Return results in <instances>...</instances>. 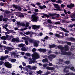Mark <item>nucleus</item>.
Returning <instances> with one entry per match:
<instances>
[{
  "label": "nucleus",
  "mask_w": 75,
  "mask_h": 75,
  "mask_svg": "<svg viewBox=\"0 0 75 75\" xmlns=\"http://www.w3.org/2000/svg\"><path fill=\"white\" fill-rule=\"evenodd\" d=\"M29 42L31 43H34V47H37L38 45V43H39V42L38 41H36L34 39H30L29 40Z\"/></svg>",
  "instance_id": "1"
},
{
  "label": "nucleus",
  "mask_w": 75,
  "mask_h": 75,
  "mask_svg": "<svg viewBox=\"0 0 75 75\" xmlns=\"http://www.w3.org/2000/svg\"><path fill=\"white\" fill-rule=\"evenodd\" d=\"M32 59H37L40 58L39 54L35 52L32 55Z\"/></svg>",
  "instance_id": "2"
},
{
  "label": "nucleus",
  "mask_w": 75,
  "mask_h": 75,
  "mask_svg": "<svg viewBox=\"0 0 75 75\" xmlns=\"http://www.w3.org/2000/svg\"><path fill=\"white\" fill-rule=\"evenodd\" d=\"M38 17L36 16H35L34 15H33L32 16V19L33 21L35 22H37V19L38 18Z\"/></svg>",
  "instance_id": "3"
},
{
  "label": "nucleus",
  "mask_w": 75,
  "mask_h": 75,
  "mask_svg": "<svg viewBox=\"0 0 75 75\" xmlns=\"http://www.w3.org/2000/svg\"><path fill=\"white\" fill-rule=\"evenodd\" d=\"M5 65L6 67H7L8 68H11L12 66H11V64L9 63L8 62H7L5 63Z\"/></svg>",
  "instance_id": "4"
},
{
  "label": "nucleus",
  "mask_w": 75,
  "mask_h": 75,
  "mask_svg": "<svg viewBox=\"0 0 75 75\" xmlns=\"http://www.w3.org/2000/svg\"><path fill=\"white\" fill-rule=\"evenodd\" d=\"M11 42H19V39L18 38H13L12 39Z\"/></svg>",
  "instance_id": "5"
},
{
  "label": "nucleus",
  "mask_w": 75,
  "mask_h": 75,
  "mask_svg": "<svg viewBox=\"0 0 75 75\" xmlns=\"http://www.w3.org/2000/svg\"><path fill=\"white\" fill-rule=\"evenodd\" d=\"M19 57V55H16V53L15 52H13L12 54L11 55V57L12 58H13L14 57L15 58H17V57Z\"/></svg>",
  "instance_id": "6"
},
{
  "label": "nucleus",
  "mask_w": 75,
  "mask_h": 75,
  "mask_svg": "<svg viewBox=\"0 0 75 75\" xmlns=\"http://www.w3.org/2000/svg\"><path fill=\"white\" fill-rule=\"evenodd\" d=\"M27 71V74L28 75V74H29V75H32L33 73H34V72H32L30 70H28V69L26 70Z\"/></svg>",
  "instance_id": "7"
},
{
  "label": "nucleus",
  "mask_w": 75,
  "mask_h": 75,
  "mask_svg": "<svg viewBox=\"0 0 75 75\" xmlns=\"http://www.w3.org/2000/svg\"><path fill=\"white\" fill-rule=\"evenodd\" d=\"M38 50L40 52H45L47 51L44 49H38Z\"/></svg>",
  "instance_id": "8"
},
{
  "label": "nucleus",
  "mask_w": 75,
  "mask_h": 75,
  "mask_svg": "<svg viewBox=\"0 0 75 75\" xmlns=\"http://www.w3.org/2000/svg\"><path fill=\"white\" fill-rule=\"evenodd\" d=\"M40 27V25H35L33 26L32 28L34 30H35L36 28H38Z\"/></svg>",
  "instance_id": "9"
},
{
  "label": "nucleus",
  "mask_w": 75,
  "mask_h": 75,
  "mask_svg": "<svg viewBox=\"0 0 75 75\" xmlns=\"http://www.w3.org/2000/svg\"><path fill=\"white\" fill-rule=\"evenodd\" d=\"M16 16L19 17H24V15L23 14H21L20 13H18V14H16Z\"/></svg>",
  "instance_id": "10"
},
{
  "label": "nucleus",
  "mask_w": 75,
  "mask_h": 75,
  "mask_svg": "<svg viewBox=\"0 0 75 75\" xmlns=\"http://www.w3.org/2000/svg\"><path fill=\"white\" fill-rule=\"evenodd\" d=\"M74 6V4H71L70 5H67V7L69 8H72V7Z\"/></svg>",
  "instance_id": "11"
},
{
  "label": "nucleus",
  "mask_w": 75,
  "mask_h": 75,
  "mask_svg": "<svg viewBox=\"0 0 75 75\" xmlns=\"http://www.w3.org/2000/svg\"><path fill=\"white\" fill-rule=\"evenodd\" d=\"M56 57V56L55 55H51L49 56L48 57V58H49V59H50V58H51V59H52V58H55Z\"/></svg>",
  "instance_id": "12"
},
{
  "label": "nucleus",
  "mask_w": 75,
  "mask_h": 75,
  "mask_svg": "<svg viewBox=\"0 0 75 75\" xmlns=\"http://www.w3.org/2000/svg\"><path fill=\"white\" fill-rule=\"evenodd\" d=\"M39 7L40 9H44V8H46V6L45 5H43L42 6H39Z\"/></svg>",
  "instance_id": "13"
},
{
  "label": "nucleus",
  "mask_w": 75,
  "mask_h": 75,
  "mask_svg": "<svg viewBox=\"0 0 75 75\" xmlns=\"http://www.w3.org/2000/svg\"><path fill=\"white\" fill-rule=\"evenodd\" d=\"M42 16H42V18H44V16H45V17H47V18L49 17V16H48V15L47 14L43 13L42 14Z\"/></svg>",
  "instance_id": "14"
},
{
  "label": "nucleus",
  "mask_w": 75,
  "mask_h": 75,
  "mask_svg": "<svg viewBox=\"0 0 75 75\" xmlns=\"http://www.w3.org/2000/svg\"><path fill=\"white\" fill-rule=\"evenodd\" d=\"M47 69H48V70H53L55 69L53 67H46Z\"/></svg>",
  "instance_id": "15"
},
{
  "label": "nucleus",
  "mask_w": 75,
  "mask_h": 75,
  "mask_svg": "<svg viewBox=\"0 0 75 75\" xmlns=\"http://www.w3.org/2000/svg\"><path fill=\"white\" fill-rule=\"evenodd\" d=\"M60 28H61V29H62V30H63V31H64V32H65V33H69V31L66 30V29L60 27Z\"/></svg>",
  "instance_id": "16"
},
{
  "label": "nucleus",
  "mask_w": 75,
  "mask_h": 75,
  "mask_svg": "<svg viewBox=\"0 0 75 75\" xmlns=\"http://www.w3.org/2000/svg\"><path fill=\"white\" fill-rule=\"evenodd\" d=\"M7 26H8V25L7 24H6L5 25H3V28H4L5 29H6V31H8V29L6 27H7Z\"/></svg>",
  "instance_id": "17"
},
{
  "label": "nucleus",
  "mask_w": 75,
  "mask_h": 75,
  "mask_svg": "<svg viewBox=\"0 0 75 75\" xmlns=\"http://www.w3.org/2000/svg\"><path fill=\"white\" fill-rule=\"evenodd\" d=\"M6 39H7L8 40H11V37L10 36L8 35H6Z\"/></svg>",
  "instance_id": "18"
},
{
  "label": "nucleus",
  "mask_w": 75,
  "mask_h": 75,
  "mask_svg": "<svg viewBox=\"0 0 75 75\" xmlns=\"http://www.w3.org/2000/svg\"><path fill=\"white\" fill-rule=\"evenodd\" d=\"M5 13H6V15L5 16H7V17H8L10 16L11 15L8 14V11H6L5 12Z\"/></svg>",
  "instance_id": "19"
},
{
  "label": "nucleus",
  "mask_w": 75,
  "mask_h": 75,
  "mask_svg": "<svg viewBox=\"0 0 75 75\" xmlns=\"http://www.w3.org/2000/svg\"><path fill=\"white\" fill-rule=\"evenodd\" d=\"M56 45H50L49 46V48H54L55 47Z\"/></svg>",
  "instance_id": "20"
},
{
  "label": "nucleus",
  "mask_w": 75,
  "mask_h": 75,
  "mask_svg": "<svg viewBox=\"0 0 75 75\" xmlns=\"http://www.w3.org/2000/svg\"><path fill=\"white\" fill-rule=\"evenodd\" d=\"M24 44H21L18 45L19 47H23L25 45Z\"/></svg>",
  "instance_id": "21"
},
{
  "label": "nucleus",
  "mask_w": 75,
  "mask_h": 75,
  "mask_svg": "<svg viewBox=\"0 0 75 75\" xmlns=\"http://www.w3.org/2000/svg\"><path fill=\"white\" fill-rule=\"evenodd\" d=\"M32 63H37V62L35 61V60H33L32 62L31 61H30L29 62V64H31Z\"/></svg>",
  "instance_id": "22"
},
{
  "label": "nucleus",
  "mask_w": 75,
  "mask_h": 75,
  "mask_svg": "<svg viewBox=\"0 0 75 75\" xmlns=\"http://www.w3.org/2000/svg\"><path fill=\"white\" fill-rule=\"evenodd\" d=\"M21 50L23 51H27V49H26L25 47L22 48Z\"/></svg>",
  "instance_id": "23"
},
{
  "label": "nucleus",
  "mask_w": 75,
  "mask_h": 75,
  "mask_svg": "<svg viewBox=\"0 0 75 75\" xmlns=\"http://www.w3.org/2000/svg\"><path fill=\"white\" fill-rule=\"evenodd\" d=\"M65 50L66 51H68V46L67 45H65Z\"/></svg>",
  "instance_id": "24"
},
{
  "label": "nucleus",
  "mask_w": 75,
  "mask_h": 75,
  "mask_svg": "<svg viewBox=\"0 0 75 75\" xmlns=\"http://www.w3.org/2000/svg\"><path fill=\"white\" fill-rule=\"evenodd\" d=\"M54 6L55 8H59V6L57 4H54Z\"/></svg>",
  "instance_id": "25"
},
{
  "label": "nucleus",
  "mask_w": 75,
  "mask_h": 75,
  "mask_svg": "<svg viewBox=\"0 0 75 75\" xmlns=\"http://www.w3.org/2000/svg\"><path fill=\"white\" fill-rule=\"evenodd\" d=\"M10 60L12 62H15L16 61L15 59H10Z\"/></svg>",
  "instance_id": "26"
},
{
  "label": "nucleus",
  "mask_w": 75,
  "mask_h": 75,
  "mask_svg": "<svg viewBox=\"0 0 75 75\" xmlns=\"http://www.w3.org/2000/svg\"><path fill=\"white\" fill-rule=\"evenodd\" d=\"M26 8H27L28 10H30V6H26Z\"/></svg>",
  "instance_id": "27"
},
{
  "label": "nucleus",
  "mask_w": 75,
  "mask_h": 75,
  "mask_svg": "<svg viewBox=\"0 0 75 75\" xmlns=\"http://www.w3.org/2000/svg\"><path fill=\"white\" fill-rule=\"evenodd\" d=\"M1 40H6V37L5 36H2V37H1Z\"/></svg>",
  "instance_id": "28"
},
{
  "label": "nucleus",
  "mask_w": 75,
  "mask_h": 75,
  "mask_svg": "<svg viewBox=\"0 0 75 75\" xmlns=\"http://www.w3.org/2000/svg\"><path fill=\"white\" fill-rule=\"evenodd\" d=\"M5 59V58L4 57L1 56V57L0 60L1 61H3V60H4Z\"/></svg>",
  "instance_id": "29"
},
{
  "label": "nucleus",
  "mask_w": 75,
  "mask_h": 75,
  "mask_svg": "<svg viewBox=\"0 0 75 75\" xmlns=\"http://www.w3.org/2000/svg\"><path fill=\"white\" fill-rule=\"evenodd\" d=\"M13 6L14 8H16V9H17V8H18V6H17V5H13Z\"/></svg>",
  "instance_id": "30"
},
{
  "label": "nucleus",
  "mask_w": 75,
  "mask_h": 75,
  "mask_svg": "<svg viewBox=\"0 0 75 75\" xmlns=\"http://www.w3.org/2000/svg\"><path fill=\"white\" fill-rule=\"evenodd\" d=\"M47 22H48V23L50 24H51V23H52V22L51 21L50 19L47 20Z\"/></svg>",
  "instance_id": "31"
},
{
  "label": "nucleus",
  "mask_w": 75,
  "mask_h": 75,
  "mask_svg": "<svg viewBox=\"0 0 75 75\" xmlns=\"http://www.w3.org/2000/svg\"><path fill=\"white\" fill-rule=\"evenodd\" d=\"M62 2V1L60 0H59L57 1H56L57 3H61Z\"/></svg>",
  "instance_id": "32"
},
{
  "label": "nucleus",
  "mask_w": 75,
  "mask_h": 75,
  "mask_svg": "<svg viewBox=\"0 0 75 75\" xmlns=\"http://www.w3.org/2000/svg\"><path fill=\"white\" fill-rule=\"evenodd\" d=\"M42 62H48V59H43L42 60Z\"/></svg>",
  "instance_id": "33"
},
{
  "label": "nucleus",
  "mask_w": 75,
  "mask_h": 75,
  "mask_svg": "<svg viewBox=\"0 0 75 75\" xmlns=\"http://www.w3.org/2000/svg\"><path fill=\"white\" fill-rule=\"evenodd\" d=\"M6 50H8L9 51H11V48L10 47H7L6 48Z\"/></svg>",
  "instance_id": "34"
},
{
  "label": "nucleus",
  "mask_w": 75,
  "mask_h": 75,
  "mask_svg": "<svg viewBox=\"0 0 75 75\" xmlns=\"http://www.w3.org/2000/svg\"><path fill=\"white\" fill-rule=\"evenodd\" d=\"M0 47L1 48L0 50H1V51H3V50L4 49V47H1V44H0Z\"/></svg>",
  "instance_id": "35"
},
{
  "label": "nucleus",
  "mask_w": 75,
  "mask_h": 75,
  "mask_svg": "<svg viewBox=\"0 0 75 75\" xmlns=\"http://www.w3.org/2000/svg\"><path fill=\"white\" fill-rule=\"evenodd\" d=\"M5 54H8V50H5Z\"/></svg>",
  "instance_id": "36"
},
{
  "label": "nucleus",
  "mask_w": 75,
  "mask_h": 75,
  "mask_svg": "<svg viewBox=\"0 0 75 75\" xmlns=\"http://www.w3.org/2000/svg\"><path fill=\"white\" fill-rule=\"evenodd\" d=\"M61 24V22L59 21L56 22L55 23V24Z\"/></svg>",
  "instance_id": "37"
},
{
  "label": "nucleus",
  "mask_w": 75,
  "mask_h": 75,
  "mask_svg": "<svg viewBox=\"0 0 75 75\" xmlns=\"http://www.w3.org/2000/svg\"><path fill=\"white\" fill-rule=\"evenodd\" d=\"M26 54L27 56H28V57H30L31 55L30 53H27Z\"/></svg>",
  "instance_id": "38"
},
{
  "label": "nucleus",
  "mask_w": 75,
  "mask_h": 75,
  "mask_svg": "<svg viewBox=\"0 0 75 75\" xmlns=\"http://www.w3.org/2000/svg\"><path fill=\"white\" fill-rule=\"evenodd\" d=\"M61 7L62 8H64V7H65V5L62 4L61 5Z\"/></svg>",
  "instance_id": "39"
},
{
  "label": "nucleus",
  "mask_w": 75,
  "mask_h": 75,
  "mask_svg": "<svg viewBox=\"0 0 75 75\" xmlns=\"http://www.w3.org/2000/svg\"><path fill=\"white\" fill-rule=\"evenodd\" d=\"M60 7H59V8H58V9H54V10H59V11H62V9L60 8Z\"/></svg>",
  "instance_id": "40"
},
{
  "label": "nucleus",
  "mask_w": 75,
  "mask_h": 75,
  "mask_svg": "<svg viewBox=\"0 0 75 75\" xmlns=\"http://www.w3.org/2000/svg\"><path fill=\"white\" fill-rule=\"evenodd\" d=\"M37 73L38 74H41L42 73V71H41V70H40L39 71H37Z\"/></svg>",
  "instance_id": "41"
},
{
  "label": "nucleus",
  "mask_w": 75,
  "mask_h": 75,
  "mask_svg": "<svg viewBox=\"0 0 75 75\" xmlns=\"http://www.w3.org/2000/svg\"><path fill=\"white\" fill-rule=\"evenodd\" d=\"M32 68L33 70H35V69H36V68H37V67H36L35 66H33Z\"/></svg>",
  "instance_id": "42"
},
{
  "label": "nucleus",
  "mask_w": 75,
  "mask_h": 75,
  "mask_svg": "<svg viewBox=\"0 0 75 75\" xmlns=\"http://www.w3.org/2000/svg\"><path fill=\"white\" fill-rule=\"evenodd\" d=\"M20 54L22 55H24V52H20Z\"/></svg>",
  "instance_id": "43"
},
{
  "label": "nucleus",
  "mask_w": 75,
  "mask_h": 75,
  "mask_svg": "<svg viewBox=\"0 0 75 75\" xmlns=\"http://www.w3.org/2000/svg\"><path fill=\"white\" fill-rule=\"evenodd\" d=\"M2 18H3V16L1 15L0 16V21H2Z\"/></svg>",
  "instance_id": "44"
},
{
  "label": "nucleus",
  "mask_w": 75,
  "mask_h": 75,
  "mask_svg": "<svg viewBox=\"0 0 75 75\" xmlns=\"http://www.w3.org/2000/svg\"><path fill=\"white\" fill-rule=\"evenodd\" d=\"M17 24L18 25H21V23H20V22H18L17 23Z\"/></svg>",
  "instance_id": "45"
},
{
  "label": "nucleus",
  "mask_w": 75,
  "mask_h": 75,
  "mask_svg": "<svg viewBox=\"0 0 75 75\" xmlns=\"http://www.w3.org/2000/svg\"><path fill=\"white\" fill-rule=\"evenodd\" d=\"M8 19L7 18H3V20L4 21H7Z\"/></svg>",
  "instance_id": "46"
},
{
  "label": "nucleus",
  "mask_w": 75,
  "mask_h": 75,
  "mask_svg": "<svg viewBox=\"0 0 75 75\" xmlns=\"http://www.w3.org/2000/svg\"><path fill=\"white\" fill-rule=\"evenodd\" d=\"M30 34V32L29 31L25 33V34L26 35H28V34Z\"/></svg>",
  "instance_id": "47"
},
{
  "label": "nucleus",
  "mask_w": 75,
  "mask_h": 75,
  "mask_svg": "<svg viewBox=\"0 0 75 75\" xmlns=\"http://www.w3.org/2000/svg\"><path fill=\"white\" fill-rule=\"evenodd\" d=\"M4 62L2 61L0 62V65H2L3 64H4Z\"/></svg>",
  "instance_id": "48"
},
{
  "label": "nucleus",
  "mask_w": 75,
  "mask_h": 75,
  "mask_svg": "<svg viewBox=\"0 0 75 75\" xmlns=\"http://www.w3.org/2000/svg\"><path fill=\"white\" fill-rule=\"evenodd\" d=\"M55 36H56V37H59L60 36L59 35V34H57V33L55 34Z\"/></svg>",
  "instance_id": "49"
},
{
  "label": "nucleus",
  "mask_w": 75,
  "mask_h": 75,
  "mask_svg": "<svg viewBox=\"0 0 75 75\" xmlns=\"http://www.w3.org/2000/svg\"><path fill=\"white\" fill-rule=\"evenodd\" d=\"M75 16V13H74L71 16V18H74Z\"/></svg>",
  "instance_id": "50"
},
{
  "label": "nucleus",
  "mask_w": 75,
  "mask_h": 75,
  "mask_svg": "<svg viewBox=\"0 0 75 75\" xmlns=\"http://www.w3.org/2000/svg\"><path fill=\"white\" fill-rule=\"evenodd\" d=\"M70 39L71 41H75V39L74 38H70Z\"/></svg>",
  "instance_id": "51"
},
{
  "label": "nucleus",
  "mask_w": 75,
  "mask_h": 75,
  "mask_svg": "<svg viewBox=\"0 0 75 75\" xmlns=\"http://www.w3.org/2000/svg\"><path fill=\"white\" fill-rule=\"evenodd\" d=\"M29 23H26V25H25V27H28L29 25Z\"/></svg>",
  "instance_id": "52"
},
{
  "label": "nucleus",
  "mask_w": 75,
  "mask_h": 75,
  "mask_svg": "<svg viewBox=\"0 0 75 75\" xmlns=\"http://www.w3.org/2000/svg\"><path fill=\"white\" fill-rule=\"evenodd\" d=\"M21 26H23V27H24V26H25V24L24 23H21Z\"/></svg>",
  "instance_id": "53"
},
{
  "label": "nucleus",
  "mask_w": 75,
  "mask_h": 75,
  "mask_svg": "<svg viewBox=\"0 0 75 75\" xmlns=\"http://www.w3.org/2000/svg\"><path fill=\"white\" fill-rule=\"evenodd\" d=\"M47 65H48V64H44L43 65V67H44V68H45V67H47Z\"/></svg>",
  "instance_id": "54"
},
{
  "label": "nucleus",
  "mask_w": 75,
  "mask_h": 75,
  "mask_svg": "<svg viewBox=\"0 0 75 75\" xmlns=\"http://www.w3.org/2000/svg\"><path fill=\"white\" fill-rule=\"evenodd\" d=\"M4 4L3 3H0V5H1V6H3Z\"/></svg>",
  "instance_id": "55"
},
{
  "label": "nucleus",
  "mask_w": 75,
  "mask_h": 75,
  "mask_svg": "<svg viewBox=\"0 0 75 75\" xmlns=\"http://www.w3.org/2000/svg\"><path fill=\"white\" fill-rule=\"evenodd\" d=\"M27 68H28L29 69H31V66H28L27 67Z\"/></svg>",
  "instance_id": "56"
},
{
  "label": "nucleus",
  "mask_w": 75,
  "mask_h": 75,
  "mask_svg": "<svg viewBox=\"0 0 75 75\" xmlns=\"http://www.w3.org/2000/svg\"><path fill=\"white\" fill-rule=\"evenodd\" d=\"M30 5L31 6H33V7H35V5H34V4H31Z\"/></svg>",
  "instance_id": "57"
},
{
  "label": "nucleus",
  "mask_w": 75,
  "mask_h": 75,
  "mask_svg": "<svg viewBox=\"0 0 75 75\" xmlns=\"http://www.w3.org/2000/svg\"><path fill=\"white\" fill-rule=\"evenodd\" d=\"M9 57V56H8V55H7L6 56H5L4 57L5 59H6V58H8Z\"/></svg>",
  "instance_id": "58"
},
{
  "label": "nucleus",
  "mask_w": 75,
  "mask_h": 75,
  "mask_svg": "<svg viewBox=\"0 0 75 75\" xmlns=\"http://www.w3.org/2000/svg\"><path fill=\"white\" fill-rule=\"evenodd\" d=\"M36 4L38 6H40V5H41V3L40 2H37Z\"/></svg>",
  "instance_id": "59"
},
{
  "label": "nucleus",
  "mask_w": 75,
  "mask_h": 75,
  "mask_svg": "<svg viewBox=\"0 0 75 75\" xmlns=\"http://www.w3.org/2000/svg\"><path fill=\"white\" fill-rule=\"evenodd\" d=\"M48 38H49L48 36H47L44 38V40H47V39H48Z\"/></svg>",
  "instance_id": "60"
},
{
  "label": "nucleus",
  "mask_w": 75,
  "mask_h": 75,
  "mask_svg": "<svg viewBox=\"0 0 75 75\" xmlns=\"http://www.w3.org/2000/svg\"><path fill=\"white\" fill-rule=\"evenodd\" d=\"M25 44L26 45H28V41L26 40V41H25Z\"/></svg>",
  "instance_id": "61"
},
{
  "label": "nucleus",
  "mask_w": 75,
  "mask_h": 75,
  "mask_svg": "<svg viewBox=\"0 0 75 75\" xmlns=\"http://www.w3.org/2000/svg\"><path fill=\"white\" fill-rule=\"evenodd\" d=\"M3 42L4 44H6V41L5 40H3Z\"/></svg>",
  "instance_id": "62"
},
{
  "label": "nucleus",
  "mask_w": 75,
  "mask_h": 75,
  "mask_svg": "<svg viewBox=\"0 0 75 75\" xmlns=\"http://www.w3.org/2000/svg\"><path fill=\"white\" fill-rule=\"evenodd\" d=\"M35 12H38V9H35Z\"/></svg>",
  "instance_id": "63"
},
{
  "label": "nucleus",
  "mask_w": 75,
  "mask_h": 75,
  "mask_svg": "<svg viewBox=\"0 0 75 75\" xmlns=\"http://www.w3.org/2000/svg\"><path fill=\"white\" fill-rule=\"evenodd\" d=\"M22 10V8H21V7H19L18 8V10L20 11H21V10Z\"/></svg>",
  "instance_id": "64"
}]
</instances>
